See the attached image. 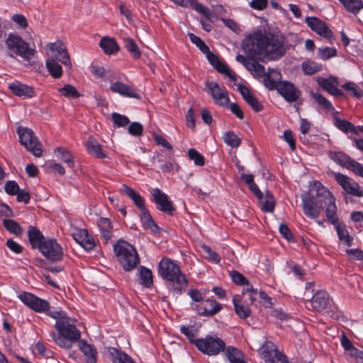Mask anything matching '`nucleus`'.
<instances>
[{"mask_svg":"<svg viewBox=\"0 0 363 363\" xmlns=\"http://www.w3.org/2000/svg\"><path fill=\"white\" fill-rule=\"evenodd\" d=\"M344 7L354 14L357 13L363 8L362 0H339Z\"/></svg>","mask_w":363,"mask_h":363,"instance_id":"nucleus-42","label":"nucleus"},{"mask_svg":"<svg viewBox=\"0 0 363 363\" xmlns=\"http://www.w3.org/2000/svg\"><path fill=\"white\" fill-rule=\"evenodd\" d=\"M302 69L305 74L312 75L322 69V65L314 61L307 60L302 63Z\"/></svg>","mask_w":363,"mask_h":363,"instance_id":"nucleus-43","label":"nucleus"},{"mask_svg":"<svg viewBox=\"0 0 363 363\" xmlns=\"http://www.w3.org/2000/svg\"><path fill=\"white\" fill-rule=\"evenodd\" d=\"M201 249L206 259L214 263H218L220 262V257L209 246L205 245H202Z\"/></svg>","mask_w":363,"mask_h":363,"instance_id":"nucleus-51","label":"nucleus"},{"mask_svg":"<svg viewBox=\"0 0 363 363\" xmlns=\"http://www.w3.org/2000/svg\"><path fill=\"white\" fill-rule=\"evenodd\" d=\"M116 256L125 271H130L139 264L140 259L135 249L127 242L119 240L113 246Z\"/></svg>","mask_w":363,"mask_h":363,"instance_id":"nucleus-5","label":"nucleus"},{"mask_svg":"<svg viewBox=\"0 0 363 363\" xmlns=\"http://www.w3.org/2000/svg\"><path fill=\"white\" fill-rule=\"evenodd\" d=\"M139 277L143 286L150 288L153 285L152 273L148 268L141 266L139 269Z\"/></svg>","mask_w":363,"mask_h":363,"instance_id":"nucleus-39","label":"nucleus"},{"mask_svg":"<svg viewBox=\"0 0 363 363\" xmlns=\"http://www.w3.org/2000/svg\"><path fill=\"white\" fill-rule=\"evenodd\" d=\"M158 273L163 279L169 281V291L173 296L177 298L186 291L188 280L179 266L170 259L163 258L160 261Z\"/></svg>","mask_w":363,"mask_h":363,"instance_id":"nucleus-3","label":"nucleus"},{"mask_svg":"<svg viewBox=\"0 0 363 363\" xmlns=\"http://www.w3.org/2000/svg\"><path fill=\"white\" fill-rule=\"evenodd\" d=\"M100 47L107 55H111L119 50V46L115 39L108 37H104L100 41Z\"/></svg>","mask_w":363,"mask_h":363,"instance_id":"nucleus-35","label":"nucleus"},{"mask_svg":"<svg viewBox=\"0 0 363 363\" xmlns=\"http://www.w3.org/2000/svg\"><path fill=\"white\" fill-rule=\"evenodd\" d=\"M128 133L134 136H140L143 134V127L138 122L130 123L128 128Z\"/></svg>","mask_w":363,"mask_h":363,"instance_id":"nucleus-61","label":"nucleus"},{"mask_svg":"<svg viewBox=\"0 0 363 363\" xmlns=\"http://www.w3.org/2000/svg\"><path fill=\"white\" fill-rule=\"evenodd\" d=\"M28 240L33 248L40 249V247L47 240L40 230L34 226H29L28 230Z\"/></svg>","mask_w":363,"mask_h":363,"instance_id":"nucleus-27","label":"nucleus"},{"mask_svg":"<svg viewBox=\"0 0 363 363\" xmlns=\"http://www.w3.org/2000/svg\"><path fill=\"white\" fill-rule=\"evenodd\" d=\"M189 38L191 41L195 44L200 50L203 52H208V47L205 44V43L198 36L193 33L189 34Z\"/></svg>","mask_w":363,"mask_h":363,"instance_id":"nucleus-58","label":"nucleus"},{"mask_svg":"<svg viewBox=\"0 0 363 363\" xmlns=\"http://www.w3.org/2000/svg\"><path fill=\"white\" fill-rule=\"evenodd\" d=\"M181 332L189 339L190 342L196 345L198 339H195L196 330L193 327L182 326Z\"/></svg>","mask_w":363,"mask_h":363,"instance_id":"nucleus-56","label":"nucleus"},{"mask_svg":"<svg viewBox=\"0 0 363 363\" xmlns=\"http://www.w3.org/2000/svg\"><path fill=\"white\" fill-rule=\"evenodd\" d=\"M325 216L329 223L333 225H336L339 222L338 217L337 216V206L335 205V200L332 201L330 203L327 204L325 206Z\"/></svg>","mask_w":363,"mask_h":363,"instance_id":"nucleus-40","label":"nucleus"},{"mask_svg":"<svg viewBox=\"0 0 363 363\" xmlns=\"http://www.w3.org/2000/svg\"><path fill=\"white\" fill-rule=\"evenodd\" d=\"M261 209L264 212L272 213L275 207V199L272 194L267 191L264 195L262 194V200H259Z\"/></svg>","mask_w":363,"mask_h":363,"instance_id":"nucleus-37","label":"nucleus"},{"mask_svg":"<svg viewBox=\"0 0 363 363\" xmlns=\"http://www.w3.org/2000/svg\"><path fill=\"white\" fill-rule=\"evenodd\" d=\"M318 84L325 91L334 96H342L343 92L337 87V82L334 77L319 78L318 79Z\"/></svg>","mask_w":363,"mask_h":363,"instance_id":"nucleus-25","label":"nucleus"},{"mask_svg":"<svg viewBox=\"0 0 363 363\" xmlns=\"http://www.w3.org/2000/svg\"><path fill=\"white\" fill-rule=\"evenodd\" d=\"M39 250L48 259L52 261L61 260L64 255L62 247L55 239L47 238Z\"/></svg>","mask_w":363,"mask_h":363,"instance_id":"nucleus-9","label":"nucleus"},{"mask_svg":"<svg viewBox=\"0 0 363 363\" xmlns=\"http://www.w3.org/2000/svg\"><path fill=\"white\" fill-rule=\"evenodd\" d=\"M196 347L201 352L208 355H216L225 350V342L217 337L207 336L198 339Z\"/></svg>","mask_w":363,"mask_h":363,"instance_id":"nucleus-8","label":"nucleus"},{"mask_svg":"<svg viewBox=\"0 0 363 363\" xmlns=\"http://www.w3.org/2000/svg\"><path fill=\"white\" fill-rule=\"evenodd\" d=\"M79 347L85 357L86 363H96L97 351L95 347L84 340L79 342Z\"/></svg>","mask_w":363,"mask_h":363,"instance_id":"nucleus-28","label":"nucleus"},{"mask_svg":"<svg viewBox=\"0 0 363 363\" xmlns=\"http://www.w3.org/2000/svg\"><path fill=\"white\" fill-rule=\"evenodd\" d=\"M58 91L67 98H78L80 94L75 87L71 84H66L65 86L58 89Z\"/></svg>","mask_w":363,"mask_h":363,"instance_id":"nucleus-50","label":"nucleus"},{"mask_svg":"<svg viewBox=\"0 0 363 363\" xmlns=\"http://www.w3.org/2000/svg\"><path fill=\"white\" fill-rule=\"evenodd\" d=\"M206 86L213 101L220 106H226L230 101L228 92L221 88L218 83L214 82H206Z\"/></svg>","mask_w":363,"mask_h":363,"instance_id":"nucleus-13","label":"nucleus"},{"mask_svg":"<svg viewBox=\"0 0 363 363\" xmlns=\"http://www.w3.org/2000/svg\"><path fill=\"white\" fill-rule=\"evenodd\" d=\"M341 344L344 349L349 352V354L350 356H353L357 353V351L358 350L357 348L354 347L352 342L346 337L345 335H342L341 336Z\"/></svg>","mask_w":363,"mask_h":363,"instance_id":"nucleus-55","label":"nucleus"},{"mask_svg":"<svg viewBox=\"0 0 363 363\" xmlns=\"http://www.w3.org/2000/svg\"><path fill=\"white\" fill-rule=\"evenodd\" d=\"M46 68L50 75L55 79H58L62 75V68L61 65L55 58H52L50 56L46 60Z\"/></svg>","mask_w":363,"mask_h":363,"instance_id":"nucleus-38","label":"nucleus"},{"mask_svg":"<svg viewBox=\"0 0 363 363\" xmlns=\"http://www.w3.org/2000/svg\"><path fill=\"white\" fill-rule=\"evenodd\" d=\"M277 90L289 102L296 101L301 96L300 90L287 82H279Z\"/></svg>","mask_w":363,"mask_h":363,"instance_id":"nucleus-18","label":"nucleus"},{"mask_svg":"<svg viewBox=\"0 0 363 363\" xmlns=\"http://www.w3.org/2000/svg\"><path fill=\"white\" fill-rule=\"evenodd\" d=\"M262 354L267 363H288L286 357L279 352L272 342L263 345Z\"/></svg>","mask_w":363,"mask_h":363,"instance_id":"nucleus-15","label":"nucleus"},{"mask_svg":"<svg viewBox=\"0 0 363 363\" xmlns=\"http://www.w3.org/2000/svg\"><path fill=\"white\" fill-rule=\"evenodd\" d=\"M3 225L4 228L12 234L16 235H20L22 234V228L14 220L6 219L3 221Z\"/></svg>","mask_w":363,"mask_h":363,"instance_id":"nucleus-46","label":"nucleus"},{"mask_svg":"<svg viewBox=\"0 0 363 363\" xmlns=\"http://www.w3.org/2000/svg\"><path fill=\"white\" fill-rule=\"evenodd\" d=\"M310 301L315 311L321 312L330 305L332 299L326 291L319 290L313 294Z\"/></svg>","mask_w":363,"mask_h":363,"instance_id":"nucleus-19","label":"nucleus"},{"mask_svg":"<svg viewBox=\"0 0 363 363\" xmlns=\"http://www.w3.org/2000/svg\"><path fill=\"white\" fill-rule=\"evenodd\" d=\"M112 119L114 123L116 124L118 127L126 126L130 122L127 116L121 115L117 113H113L112 114Z\"/></svg>","mask_w":363,"mask_h":363,"instance_id":"nucleus-60","label":"nucleus"},{"mask_svg":"<svg viewBox=\"0 0 363 363\" xmlns=\"http://www.w3.org/2000/svg\"><path fill=\"white\" fill-rule=\"evenodd\" d=\"M334 177L336 182L347 194L358 197L363 196V190L354 180L341 173H334Z\"/></svg>","mask_w":363,"mask_h":363,"instance_id":"nucleus-10","label":"nucleus"},{"mask_svg":"<svg viewBox=\"0 0 363 363\" xmlns=\"http://www.w3.org/2000/svg\"><path fill=\"white\" fill-rule=\"evenodd\" d=\"M50 54L49 56L55 58L56 61L60 62L65 66H70V58L66 47L60 42L51 43L48 45Z\"/></svg>","mask_w":363,"mask_h":363,"instance_id":"nucleus-17","label":"nucleus"},{"mask_svg":"<svg viewBox=\"0 0 363 363\" xmlns=\"http://www.w3.org/2000/svg\"><path fill=\"white\" fill-rule=\"evenodd\" d=\"M311 95L313 97V99L318 103V104L324 108L330 111H333L335 110L331 102L320 94L318 92L311 91Z\"/></svg>","mask_w":363,"mask_h":363,"instance_id":"nucleus-47","label":"nucleus"},{"mask_svg":"<svg viewBox=\"0 0 363 363\" xmlns=\"http://www.w3.org/2000/svg\"><path fill=\"white\" fill-rule=\"evenodd\" d=\"M5 43L8 50L11 52L10 54L11 57L16 55L26 61H29L36 52L35 50L30 48L29 44L23 40L21 36L13 33L9 35Z\"/></svg>","mask_w":363,"mask_h":363,"instance_id":"nucleus-6","label":"nucleus"},{"mask_svg":"<svg viewBox=\"0 0 363 363\" xmlns=\"http://www.w3.org/2000/svg\"><path fill=\"white\" fill-rule=\"evenodd\" d=\"M123 44L125 48L130 52L133 58L138 59L140 57L141 52L133 38L129 37L123 38Z\"/></svg>","mask_w":363,"mask_h":363,"instance_id":"nucleus-41","label":"nucleus"},{"mask_svg":"<svg viewBox=\"0 0 363 363\" xmlns=\"http://www.w3.org/2000/svg\"><path fill=\"white\" fill-rule=\"evenodd\" d=\"M19 299L28 307L35 312L46 311L49 308V303L28 292H23L18 295Z\"/></svg>","mask_w":363,"mask_h":363,"instance_id":"nucleus-11","label":"nucleus"},{"mask_svg":"<svg viewBox=\"0 0 363 363\" xmlns=\"http://www.w3.org/2000/svg\"><path fill=\"white\" fill-rule=\"evenodd\" d=\"M50 54L49 56L55 58L56 61L60 62L65 66H70V58L66 47L60 42L51 43L48 45Z\"/></svg>","mask_w":363,"mask_h":363,"instance_id":"nucleus-16","label":"nucleus"},{"mask_svg":"<svg viewBox=\"0 0 363 363\" xmlns=\"http://www.w3.org/2000/svg\"><path fill=\"white\" fill-rule=\"evenodd\" d=\"M19 190V186L14 181H9L5 184V191L10 195H16Z\"/></svg>","mask_w":363,"mask_h":363,"instance_id":"nucleus-62","label":"nucleus"},{"mask_svg":"<svg viewBox=\"0 0 363 363\" xmlns=\"http://www.w3.org/2000/svg\"><path fill=\"white\" fill-rule=\"evenodd\" d=\"M283 138H284V140L289 145L290 148L292 150H296V142L294 138L292 132L290 130H286L284 132Z\"/></svg>","mask_w":363,"mask_h":363,"instance_id":"nucleus-63","label":"nucleus"},{"mask_svg":"<svg viewBox=\"0 0 363 363\" xmlns=\"http://www.w3.org/2000/svg\"><path fill=\"white\" fill-rule=\"evenodd\" d=\"M335 125L341 130L348 133H354L355 131L354 126L349 121L340 118L335 119Z\"/></svg>","mask_w":363,"mask_h":363,"instance_id":"nucleus-53","label":"nucleus"},{"mask_svg":"<svg viewBox=\"0 0 363 363\" xmlns=\"http://www.w3.org/2000/svg\"><path fill=\"white\" fill-rule=\"evenodd\" d=\"M330 157L339 165L350 169L354 160L341 152H331Z\"/></svg>","mask_w":363,"mask_h":363,"instance_id":"nucleus-33","label":"nucleus"},{"mask_svg":"<svg viewBox=\"0 0 363 363\" xmlns=\"http://www.w3.org/2000/svg\"><path fill=\"white\" fill-rule=\"evenodd\" d=\"M224 142L231 147H238L241 143L240 138L233 131H228L223 135Z\"/></svg>","mask_w":363,"mask_h":363,"instance_id":"nucleus-48","label":"nucleus"},{"mask_svg":"<svg viewBox=\"0 0 363 363\" xmlns=\"http://www.w3.org/2000/svg\"><path fill=\"white\" fill-rule=\"evenodd\" d=\"M301 200L304 214L311 219H315L327 204L335 201V197L320 182H314L309 191L301 195Z\"/></svg>","mask_w":363,"mask_h":363,"instance_id":"nucleus-2","label":"nucleus"},{"mask_svg":"<svg viewBox=\"0 0 363 363\" xmlns=\"http://www.w3.org/2000/svg\"><path fill=\"white\" fill-rule=\"evenodd\" d=\"M279 232L282 236L288 241H292L294 236L289 230V227L285 223H281L279 225Z\"/></svg>","mask_w":363,"mask_h":363,"instance_id":"nucleus-64","label":"nucleus"},{"mask_svg":"<svg viewBox=\"0 0 363 363\" xmlns=\"http://www.w3.org/2000/svg\"><path fill=\"white\" fill-rule=\"evenodd\" d=\"M308 26L318 33L332 43L334 40L332 30L328 27L327 24L317 17H306L305 19Z\"/></svg>","mask_w":363,"mask_h":363,"instance_id":"nucleus-12","label":"nucleus"},{"mask_svg":"<svg viewBox=\"0 0 363 363\" xmlns=\"http://www.w3.org/2000/svg\"><path fill=\"white\" fill-rule=\"evenodd\" d=\"M280 73L274 69H268V72L264 75V84L270 90L277 89Z\"/></svg>","mask_w":363,"mask_h":363,"instance_id":"nucleus-30","label":"nucleus"},{"mask_svg":"<svg viewBox=\"0 0 363 363\" xmlns=\"http://www.w3.org/2000/svg\"><path fill=\"white\" fill-rule=\"evenodd\" d=\"M206 55L207 59L208 60L211 65L220 73L225 74L231 81H236V77L230 69L222 62L220 61L218 57L210 51L208 49V52H203Z\"/></svg>","mask_w":363,"mask_h":363,"instance_id":"nucleus-20","label":"nucleus"},{"mask_svg":"<svg viewBox=\"0 0 363 363\" xmlns=\"http://www.w3.org/2000/svg\"><path fill=\"white\" fill-rule=\"evenodd\" d=\"M121 191L128 196L133 201L135 206H138L140 211L146 208L143 198L133 189L125 184H123L121 189Z\"/></svg>","mask_w":363,"mask_h":363,"instance_id":"nucleus-26","label":"nucleus"},{"mask_svg":"<svg viewBox=\"0 0 363 363\" xmlns=\"http://www.w3.org/2000/svg\"><path fill=\"white\" fill-rule=\"evenodd\" d=\"M242 48L251 57L262 56L277 60L285 55L288 46L284 36L258 31L243 40Z\"/></svg>","mask_w":363,"mask_h":363,"instance_id":"nucleus-1","label":"nucleus"},{"mask_svg":"<svg viewBox=\"0 0 363 363\" xmlns=\"http://www.w3.org/2000/svg\"><path fill=\"white\" fill-rule=\"evenodd\" d=\"M342 87L350 93L353 96L360 98L363 96V91L354 82H348L342 85Z\"/></svg>","mask_w":363,"mask_h":363,"instance_id":"nucleus-52","label":"nucleus"},{"mask_svg":"<svg viewBox=\"0 0 363 363\" xmlns=\"http://www.w3.org/2000/svg\"><path fill=\"white\" fill-rule=\"evenodd\" d=\"M9 89L18 97L31 98L34 96L33 87L16 81L9 84Z\"/></svg>","mask_w":363,"mask_h":363,"instance_id":"nucleus-23","label":"nucleus"},{"mask_svg":"<svg viewBox=\"0 0 363 363\" xmlns=\"http://www.w3.org/2000/svg\"><path fill=\"white\" fill-rule=\"evenodd\" d=\"M110 89L112 92L125 97L140 99V95L133 87L121 82L112 83Z\"/></svg>","mask_w":363,"mask_h":363,"instance_id":"nucleus-21","label":"nucleus"},{"mask_svg":"<svg viewBox=\"0 0 363 363\" xmlns=\"http://www.w3.org/2000/svg\"><path fill=\"white\" fill-rule=\"evenodd\" d=\"M230 277L233 282L238 285H247L249 286V282L246 278L240 272L237 271H232L230 273Z\"/></svg>","mask_w":363,"mask_h":363,"instance_id":"nucleus-59","label":"nucleus"},{"mask_svg":"<svg viewBox=\"0 0 363 363\" xmlns=\"http://www.w3.org/2000/svg\"><path fill=\"white\" fill-rule=\"evenodd\" d=\"M318 55L320 58L323 60H326L330 57L336 56L337 50L335 48L326 47L322 49H319L318 51Z\"/></svg>","mask_w":363,"mask_h":363,"instance_id":"nucleus-54","label":"nucleus"},{"mask_svg":"<svg viewBox=\"0 0 363 363\" xmlns=\"http://www.w3.org/2000/svg\"><path fill=\"white\" fill-rule=\"evenodd\" d=\"M55 328L58 332V335L52 331L50 333V336L60 347L70 349L73 343L79 340L81 337L80 331L69 323V318L56 321Z\"/></svg>","mask_w":363,"mask_h":363,"instance_id":"nucleus-4","label":"nucleus"},{"mask_svg":"<svg viewBox=\"0 0 363 363\" xmlns=\"http://www.w3.org/2000/svg\"><path fill=\"white\" fill-rule=\"evenodd\" d=\"M154 202L157 205V208L167 213L172 215L175 208L171 201H169L167 194L163 193L158 188L154 189L152 191Z\"/></svg>","mask_w":363,"mask_h":363,"instance_id":"nucleus-14","label":"nucleus"},{"mask_svg":"<svg viewBox=\"0 0 363 363\" xmlns=\"http://www.w3.org/2000/svg\"><path fill=\"white\" fill-rule=\"evenodd\" d=\"M17 133L22 145L35 157H39L42 155V145L31 129L20 126L17 129Z\"/></svg>","mask_w":363,"mask_h":363,"instance_id":"nucleus-7","label":"nucleus"},{"mask_svg":"<svg viewBox=\"0 0 363 363\" xmlns=\"http://www.w3.org/2000/svg\"><path fill=\"white\" fill-rule=\"evenodd\" d=\"M57 157L65 162L69 168L74 167V160L72 156L66 149L58 147L55 150Z\"/></svg>","mask_w":363,"mask_h":363,"instance_id":"nucleus-45","label":"nucleus"},{"mask_svg":"<svg viewBox=\"0 0 363 363\" xmlns=\"http://www.w3.org/2000/svg\"><path fill=\"white\" fill-rule=\"evenodd\" d=\"M97 223L101 237L107 242L113 236V226L111 220L108 218H100Z\"/></svg>","mask_w":363,"mask_h":363,"instance_id":"nucleus-32","label":"nucleus"},{"mask_svg":"<svg viewBox=\"0 0 363 363\" xmlns=\"http://www.w3.org/2000/svg\"><path fill=\"white\" fill-rule=\"evenodd\" d=\"M334 226L336 228L340 240L344 242L347 246H350L352 242V238L350 236L346 227L342 225L339 222Z\"/></svg>","mask_w":363,"mask_h":363,"instance_id":"nucleus-44","label":"nucleus"},{"mask_svg":"<svg viewBox=\"0 0 363 363\" xmlns=\"http://www.w3.org/2000/svg\"><path fill=\"white\" fill-rule=\"evenodd\" d=\"M189 157L193 160L196 165H204V157L195 149H190L188 152Z\"/></svg>","mask_w":363,"mask_h":363,"instance_id":"nucleus-57","label":"nucleus"},{"mask_svg":"<svg viewBox=\"0 0 363 363\" xmlns=\"http://www.w3.org/2000/svg\"><path fill=\"white\" fill-rule=\"evenodd\" d=\"M172 2L178 6L184 8H193L197 12L203 14L204 16L208 18L211 15L209 9L205 7L202 4L198 2L197 0H171Z\"/></svg>","mask_w":363,"mask_h":363,"instance_id":"nucleus-24","label":"nucleus"},{"mask_svg":"<svg viewBox=\"0 0 363 363\" xmlns=\"http://www.w3.org/2000/svg\"><path fill=\"white\" fill-rule=\"evenodd\" d=\"M196 308L199 314L204 316H211L220 311L221 306L216 301L207 299L203 301L201 305H196Z\"/></svg>","mask_w":363,"mask_h":363,"instance_id":"nucleus-22","label":"nucleus"},{"mask_svg":"<svg viewBox=\"0 0 363 363\" xmlns=\"http://www.w3.org/2000/svg\"><path fill=\"white\" fill-rule=\"evenodd\" d=\"M225 356L230 363H246L244 354L236 347H228Z\"/></svg>","mask_w":363,"mask_h":363,"instance_id":"nucleus-36","label":"nucleus"},{"mask_svg":"<svg viewBox=\"0 0 363 363\" xmlns=\"http://www.w3.org/2000/svg\"><path fill=\"white\" fill-rule=\"evenodd\" d=\"M247 70L255 77H264L265 73L264 67L257 62L252 61L250 64L247 65Z\"/></svg>","mask_w":363,"mask_h":363,"instance_id":"nucleus-49","label":"nucleus"},{"mask_svg":"<svg viewBox=\"0 0 363 363\" xmlns=\"http://www.w3.org/2000/svg\"><path fill=\"white\" fill-rule=\"evenodd\" d=\"M140 220L145 230H149L154 233H157L159 231V228L157 225L152 219L151 215L150 214L147 208L140 211Z\"/></svg>","mask_w":363,"mask_h":363,"instance_id":"nucleus-31","label":"nucleus"},{"mask_svg":"<svg viewBox=\"0 0 363 363\" xmlns=\"http://www.w3.org/2000/svg\"><path fill=\"white\" fill-rule=\"evenodd\" d=\"M233 302L235 313L240 318H247L250 316V310L247 304L241 301L240 296H235Z\"/></svg>","mask_w":363,"mask_h":363,"instance_id":"nucleus-34","label":"nucleus"},{"mask_svg":"<svg viewBox=\"0 0 363 363\" xmlns=\"http://www.w3.org/2000/svg\"><path fill=\"white\" fill-rule=\"evenodd\" d=\"M85 145L89 154L97 158L106 157V155L103 152L101 145L93 136L89 137Z\"/></svg>","mask_w":363,"mask_h":363,"instance_id":"nucleus-29","label":"nucleus"}]
</instances>
